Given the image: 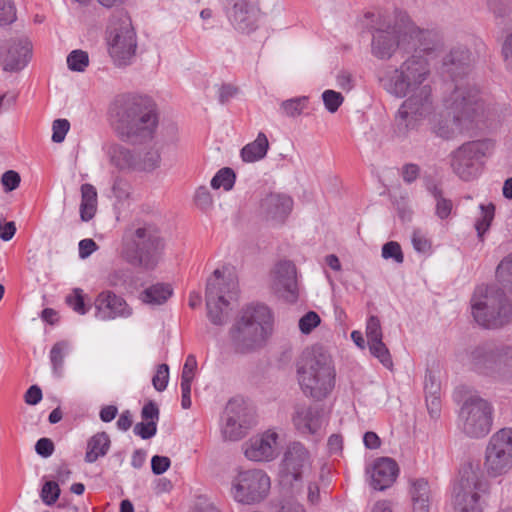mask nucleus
I'll return each mask as SVG.
<instances>
[{
	"instance_id": "f257e3e1",
	"label": "nucleus",
	"mask_w": 512,
	"mask_h": 512,
	"mask_svg": "<svg viewBox=\"0 0 512 512\" xmlns=\"http://www.w3.org/2000/svg\"><path fill=\"white\" fill-rule=\"evenodd\" d=\"M438 47L420 43L415 53L399 67H386L378 79L383 89L396 98H405L394 116L395 132L407 136L417 131L434 111L432 87L428 83L431 62Z\"/></svg>"
},
{
	"instance_id": "f03ea898",
	"label": "nucleus",
	"mask_w": 512,
	"mask_h": 512,
	"mask_svg": "<svg viewBox=\"0 0 512 512\" xmlns=\"http://www.w3.org/2000/svg\"><path fill=\"white\" fill-rule=\"evenodd\" d=\"M473 57L463 45L455 46L444 58L443 66L454 82V89L444 100V110H435L425 121H429L433 132L444 139L468 131L478 122L481 105L478 102V89L469 75Z\"/></svg>"
},
{
	"instance_id": "7ed1b4c3",
	"label": "nucleus",
	"mask_w": 512,
	"mask_h": 512,
	"mask_svg": "<svg viewBox=\"0 0 512 512\" xmlns=\"http://www.w3.org/2000/svg\"><path fill=\"white\" fill-rule=\"evenodd\" d=\"M371 53L380 60L390 59L397 49H409L414 41L430 39L431 33L416 27L406 15H400L399 23L392 25L391 17L378 13L372 14Z\"/></svg>"
},
{
	"instance_id": "20e7f679",
	"label": "nucleus",
	"mask_w": 512,
	"mask_h": 512,
	"mask_svg": "<svg viewBox=\"0 0 512 512\" xmlns=\"http://www.w3.org/2000/svg\"><path fill=\"white\" fill-rule=\"evenodd\" d=\"M111 114L117 132L127 139L150 137L158 123L152 101L136 95H123L117 98Z\"/></svg>"
},
{
	"instance_id": "39448f33",
	"label": "nucleus",
	"mask_w": 512,
	"mask_h": 512,
	"mask_svg": "<svg viewBox=\"0 0 512 512\" xmlns=\"http://www.w3.org/2000/svg\"><path fill=\"white\" fill-rule=\"evenodd\" d=\"M273 331V316L263 304L247 306L229 335L236 351L253 352L263 347Z\"/></svg>"
},
{
	"instance_id": "423d86ee",
	"label": "nucleus",
	"mask_w": 512,
	"mask_h": 512,
	"mask_svg": "<svg viewBox=\"0 0 512 512\" xmlns=\"http://www.w3.org/2000/svg\"><path fill=\"white\" fill-rule=\"evenodd\" d=\"M164 250L165 241L159 230L144 224L124 234L120 255L128 264L152 271L162 261Z\"/></svg>"
},
{
	"instance_id": "0eeeda50",
	"label": "nucleus",
	"mask_w": 512,
	"mask_h": 512,
	"mask_svg": "<svg viewBox=\"0 0 512 512\" xmlns=\"http://www.w3.org/2000/svg\"><path fill=\"white\" fill-rule=\"evenodd\" d=\"M297 378L305 396L316 401L326 399L335 387L336 370L332 357L322 349L313 350L312 355L298 366Z\"/></svg>"
},
{
	"instance_id": "6e6552de",
	"label": "nucleus",
	"mask_w": 512,
	"mask_h": 512,
	"mask_svg": "<svg viewBox=\"0 0 512 512\" xmlns=\"http://www.w3.org/2000/svg\"><path fill=\"white\" fill-rule=\"evenodd\" d=\"M471 313L480 326L497 329L511 322L512 305L500 289L480 285L471 298Z\"/></svg>"
},
{
	"instance_id": "1a4fd4ad",
	"label": "nucleus",
	"mask_w": 512,
	"mask_h": 512,
	"mask_svg": "<svg viewBox=\"0 0 512 512\" xmlns=\"http://www.w3.org/2000/svg\"><path fill=\"white\" fill-rule=\"evenodd\" d=\"M467 364L472 371L494 382L512 383V345L478 346L470 352Z\"/></svg>"
},
{
	"instance_id": "9d476101",
	"label": "nucleus",
	"mask_w": 512,
	"mask_h": 512,
	"mask_svg": "<svg viewBox=\"0 0 512 512\" xmlns=\"http://www.w3.org/2000/svg\"><path fill=\"white\" fill-rule=\"evenodd\" d=\"M205 296L210 322L218 326L227 323L238 297V286L233 277L216 269L207 281Z\"/></svg>"
},
{
	"instance_id": "9b49d317",
	"label": "nucleus",
	"mask_w": 512,
	"mask_h": 512,
	"mask_svg": "<svg viewBox=\"0 0 512 512\" xmlns=\"http://www.w3.org/2000/svg\"><path fill=\"white\" fill-rule=\"evenodd\" d=\"M271 478L260 468H237L229 481V494L238 504L253 506L264 502L271 490Z\"/></svg>"
},
{
	"instance_id": "f8f14e48",
	"label": "nucleus",
	"mask_w": 512,
	"mask_h": 512,
	"mask_svg": "<svg viewBox=\"0 0 512 512\" xmlns=\"http://www.w3.org/2000/svg\"><path fill=\"white\" fill-rule=\"evenodd\" d=\"M494 420V407L479 395H470L462 403L458 412V428L469 438L480 439L491 431Z\"/></svg>"
},
{
	"instance_id": "ddd939ff",
	"label": "nucleus",
	"mask_w": 512,
	"mask_h": 512,
	"mask_svg": "<svg viewBox=\"0 0 512 512\" xmlns=\"http://www.w3.org/2000/svg\"><path fill=\"white\" fill-rule=\"evenodd\" d=\"M494 149L490 139L469 141L461 145L450 155V165L453 172L464 181L477 178L483 168L484 159Z\"/></svg>"
},
{
	"instance_id": "4468645a",
	"label": "nucleus",
	"mask_w": 512,
	"mask_h": 512,
	"mask_svg": "<svg viewBox=\"0 0 512 512\" xmlns=\"http://www.w3.org/2000/svg\"><path fill=\"white\" fill-rule=\"evenodd\" d=\"M483 467L490 478L512 471V427L501 428L490 436L484 450Z\"/></svg>"
},
{
	"instance_id": "2eb2a0df",
	"label": "nucleus",
	"mask_w": 512,
	"mask_h": 512,
	"mask_svg": "<svg viewBox=\"0 0 512 512\" xmlns=\"http://www.w3.org/2000/svg\"><path fill=\"white\" fill-rule=\"evenodd\" d=\"M118 19L108 27L106 40L113 63L123 67L131 64L135 57L137 37L128 16L121 15Z\"/></svg>"
},
{
	"instance_id": "dca6fc26",
	"label": "nucleus",
	"mask_w": 512,
	"mask_h": 512,
	"mask_svg": "<svg viewBox=\"0 0 512 512\" xmlns=\"http://www.w3.org/2000/svg\"><path fill=\"white\" fill-rule=\"evenodd\" d=\"M282 439L275 428H269L251 436L243 444L246 459L256 463L272 462L281 453Z\"/></svg>"
},
{
	"instance_id": "f3484780",
	"label": "nucleus",
	"mask_w": 512,
	"mask_h": 512,
	"mask_svg": "<svg viewBox=\"0 0 512 512\" xmlns=\"http://www.w3.org/2000/svg\"><path fill=\"white\" fill-rule=\"evenodd\" d=\"M312 469V457L301 442L290 443L284 452L280 475L283 481L292 483L309 476Z\"/></svg>"
},
{
	"instance_id": "a211bd4d",
	"label": "nucleus",
	"mask_w": 512,
	"mask_h": 512,
	"mask_svg": "<svg viewBox=\"0 0 512 512\" xmlns=\"http://www.w3.org/2000/svg\"><path fill=\"white\" fill-rule=\"evenodd\" d=\"M231 25L242 33H250L258 27L260 10L255 0H224Z\"/></svg>"
},
{
	"instance_id": "6ab92c4d",
	"label": "nucleus",
	"mask_w": 512,
	"mask_h": 512,
	"mask_svg": "<svg viewBox=\"0 0 512 512\" xmlns=\"http://www.w3.org/2000/svg\"><path fill=\"white\" fill-rule=\"evenodd\" d=\"M248 412L243 400L231 399L225 408L221 431L225 439L236 441L241 439L249 426Z\"/></svg>"
},
{
	"instance_id": "aec40b11",
	"label": "nucleus",
	"mask_w": 512,
	"mask_h": 512,
	"mask_svg": "<svg viewBox=\"0 0 512 512\" xmlns=\"http://www.w3.org/2000/svg\"><path fill=\"white\" fill-rule=\"evenodd\" d=\"M481 486L476 477L461 478L454 487L455 512H483Z\"/></svg>"
},
{
	"instance_id": "412c9836",
	"label": "nucleus",
	"mask_w": 512,
	"mask_h": 512,
	"mask_svg": "<svg viewBox=\"0 0 512 512\" xmlns=\"http://www.w3.org/2000/svg\"><path fill=\"white\" fill-rule=\"evenodd\" d=\"M296 431L303 436H320L327 424L323 412L306 404H297L291 417Z\"/></svg>"
},
{
	"instance_id": "4be33fe9",
	"label": "nucleus",
	"mask_w": 512,
	"mask_h": 512,
	"mask_svg": "<svg viewBox=\"0 0 512 512\" xmlns=\"http://www.w3.org/2000/svg\"><path fill=\"white\" fill-rule=\"evenodd\" d=\"M271 285L275 293L288 302H295L298 298L296 267L288 260L275 265L271 276Z\"/></svg>"
},
{
	"instance_id": "5701e85b",
	"label": "nucleus",
	"mask_w": 512,
	"mask_h": 512,
	"mask_svg": "<svg viewBox=\"0 0 512 512\" xmlns=\"http://www.w3.org/2000/svg\"><path fill=\"white\" fill-rule=\"evenodd\" d=\"M95 317L101 321L127 318L131 316L132 309L127 302L112 291H102L94 302Z\"/></svg>"
},
{
	"instance_id": "b1692460",
	"label": "nucleus",
	"mask_w": 512,
	"mask_h": 512,
	"mask_svg": "<svg viewBox=\"0 0 512 512\" xmlns=\"http://www.w3.org/2000/svg\"><path fill=\"white\" fill-rule=\"evenodd\" d=\"M293 208V200L289 195L271 193L265 196L260 203V213L274 224L283 223Z\"/></svg>"
},
{
	"instance_id": "393cba45",
	"label": "nucleus",
	"mask_w": 512,
	"mask_h": 512,
	"mask_svg": "<svg viewBox=\"0 0 512 512\" xmlns=\"http://www.w3.org/2000/svg\"><path fill=\"white\" fill-rule=\"evenodd\" d=\"M373 489L383 491L390 487L398 475L397 463L388 457L378 458L370 468L366 470Z\"/></svg>"
},
{
	"instance_id": "a878e982",
	"label": "nucleus",
	"mask_w": 512,
	"mask_h": 512,
	"mask_svg": "<svg viewBox=\"0 0 512 512\" xmlns=\"http://www.w3.org/2000/svg\"><path fill=\"white\" fill-rule=\"evenodd\" d=\"M31 58V45L28 41H19L12 45L4 59L5 71L15 72L22 70Z\"/></svg>"
},
{
	"instance_id": "bb28decb",
	"label": "nucleus",
	"mask_w": 512,
	"mask_h": 512,
	"mask_svg": "<svg viewBox=\"0 0 512 512\" xmlns=\"http://www.w3.org/2000/svg\"><path fill=\"white\" fill-rule=\"evenodd\" d=\"M106 154L110 163L119 170L135 169L136 156L131 150L121 144H109L106 147Z\"/></svg>"
},
{
	"instance_id": "cd10ccee",
	"label": "nucleus",
	"mask_w": 512,
	"mask_h": 512,
	"mask_svg": "<svg viewBox=\"0 0 512 512\" xmlns=\"http://www.w3.org/2000/svg\"><path fill=\"white\" fill-rule=\"evenodd\" d=\"M412 512H429L430 487L423 479H416L411 483Z\"/></svg>"
},
{
	"instance_id": "c85d7f7f",
	"label": "nucleus",
	"mask_w": 512,
	"mask_h": 512,
	"mask_svg": "<svg viewBox=\"0 0 512 512\" xmlns=\"http://www.w3.org/2000/svg\"><path fill=\"white\" fill-rule=\"evenodd\" d=\"M81 203L80 218L84 222L90 221L97 211V191L96 188L89 183L81 185Z\"/></svg>"
},
{
	"instance_id": "c756f323",
	"label": "nucleus",
	"mask_w": 512,
	"mask_h": 512,
	"mask_svg": "<svg viewBox=\"0 0 512 512\" xmlns=\"http://www.w3.org/2000/svg\"><path fill=\"white\" fill-rule=\"evenodd\" d=\"M110 447L109 436L105 432H100L91 437L87 444L85 460L88 463L95 462L99 457L107 454Z\"/></svg>"
},
{
	"instance_id": "7c9ffc66",
	"label": "nucleus",
	"mask_w": 512,
	"mask_h": 512,
	"mask_svg": "<svg viewBox=\"0 0 512 512\" xmlns=\"http://www.w3.org/2000/svg\"><path fill=\"white\" fill-rule=\"evenodd\" d=\"M268 139L264 133H259L257 138L245 145L241 150V157L245 162H255L265 157L268 150Z\"/></svg>"
},
{
	"instance_id": "2f4dec72",
	"label": "nucleus",
	"mask_w": 512,
	"mask_h": 512,
	"mask_svg": "<svg viewBox=\"0 0 512 512\" xmlns=\"http://www.w3.org/2000/svg\"><path fill=\"white\" fill-rule=\"evenodd\" d=\"M172 288L169 284L157 283L146 288L141 293V300L150 305H161L172 295Z\"/></svg>"
},
{
	"instance_id": "473e14b6",
	"label": "nucleus",
	"mask_w": 512,
	"mask_h": 512,
	"mask_svg": "<svg viewBox=\"0 0 512 512\" xmlns=\"http://www.w3.org/2000/svg\"><path fill=\"white\" fill-rule=\"evenodd\" d=\"M69 352V344L66 341H60L54 344L50 351V362L52 372L57 378L63 375L64 358Z\"/></svg>"
},
{
	"instance_id": "72a5a7b5",
	"label": "nucleus",
	"mask_w": 512,
	"mask_h": 512,
	"mask_svg": "<svg viewBox=\"0 0 512 512\" xmlns=\"http://www.w3.org/2000/svg\"><path fill=\"white\" fill-rule=\"evenodd\" d=\"M107 283L115 288L128 289L134 284V273L128 267L114 269L108 275Z\"/></svg>"
},
{
	"instance_id": "f704fd0d",
	"label": "nucleus",
	"mask_w": 512,
	"mask_h": 512,
	"mask_svg": "<svg viewBox=\"0 0 512 512\" xmlns=\"http://www.w3.org/2000/svg\"><path fill=\"white\" fill-rule=\"evenodd\" d=\"M494 213L495 206L492 203L480 205V217L475 222V229L480 240H483V235L490 228Z\"/></svg>"
},
{
	"instance_id": "c9c22d12",
	"label": "nucleus",
	"mask_w": 512,
	"mask_h": 512,
	"mask_svg": "<svg viewBox=\"0 0 512 512\" xmlns=\"http://www.w3.org/2000/svg\"><path fill=\"white\" fill-rule=\"evenodd\" d=\"M160 154L157 150L151 149L141 152L136 156L135 170L152 171L159 166Z\"/></svg>"
},
{
	"instance_id": "e433bc0d",
	"label": "nucleus",
	"mask_w": 512,
	"mask_h": 512,
	"mask_svg": "<svg viewBox=\"0 0 512 512\" xmlns=\"http://www.w3.org/2000/svg\"><path fill=\"white\" fill-rule=\"evenodd\" d=\"M428 189L436 201L435 214L437 217L442 220L448 218L453 207L451 200L444 198L441 191L435 185L428 187Z\"/></svg>"
},
{
	"instance_id": "4c0bfd02",
	"label": "nucleus",
	"mask_w": 512,
	"mask_h": 512,
	"mask_svg": "<svg viewBox=\"0 0 512 512\" xmlns=\"http://www.w3.org/2000/svg\"><path fill=\"white\" fill-rule=\"evenodd\" d=\"M496 277L504 287L512 290V253L504 257L498 264Z\"/></svg>"
},
{
	"instance_id": "58836bf2",
	"label": "nucleus",
	"mask_w": 512,
	"mask_h": 512,
	"mask_svg": "<svg viewBox=\"0 0 512 512\" xmlns=\"http://www.w3.org/2000/svg\"><path fill=\"white\" fill-rule=\"evenodd\" d=\"M235 183V174L231 168L220 169L211 180V187L213 189L223 188L229 191L233 188Z\"/></svg>"
},
{
	"instance_id": "ea45409f",
	"label": "nucleus",
	"mask_w": 512,
	"mask_h": 512,
	"mask_svg": "<svg viewBox=\"0 0 512 512\" xmlns=\"http://www.w3.org/2000/svg\"><path fill=\"white\" fill-rule=\"evenodd\" d=\"M66 62L71 71L84 72L89 66V55L80 49L73 50L68 54Z\"/></svg>"
},
{
	"instance_id": "a19ab883",
	"label": "nucleus",
	"mask_w": 512,
	"mask_h": 512,
	"mask_svg": "<svg viewBox=\"0 0 512 512\" xmlns=\"http://www.w3.org/2000/svg\"><path fill=\"white\" fill-rule=\"evenodd\" d=\"M368 347L371 355L377 358L385 368H393V360L391 354L382 340L369 343Z\"/></svg>"
},
{
	"instance_id": "79ce46f5",
	"label": "nucleus",
	"mask_w": 512,
	"mask_h": 512,
	"mask_svg": "<svg viewBox=\"0 0 512 512\" xmlns=\"http://www.w3.org/2000/svg\"><path fill=\"white\" fill-rule=\"evenodd\" d=\"M307 102L306 96L291 98L281 103V110L288 117H296L306 108Z\"/></svg>"
},
{
	"instance_id": "37998d69",
	"label": "nucleus",
	"mask_w": 512,
	"mask_h": 512,
	"mask_svg": "<svg viewBox=\"0 0 512 512\" xmlns=\"http://www.w3.org/2000/svg\"><path fill=\"white\" fill-rule=\"evenodd\" d=\"M60 488L57 482L47 481L41 489L40 497L44 504L52 506L59 498Z\"/></svg>"
},
{
	"instance_id": "c03bdc74",
	"label": "nucleus",
	"mask_w": 512,
	"mask_h": 512,
	"mask_svg": "<svg viewBox=\"0 0 512 512\" xmlns=\"http://www.w3.org/2000/svg\"><path fill=\"white\" fill-rule=\"evenodd\" d=\"M322 100L326 110L335 113L344 102V97L340 92L328 89L322 93Z\"/></svg>"
},
{
	"instance_id": "a18cd8bd",
	"label": "nucleus",
	"mask_w": 512,
	"mask_h": 512,
	"mask_svg": "<svg viewBox=\"0 0 512 512\" xmlns=\"http://www.w3.org/2000/svg\"><path fill=\"white\" fill-rule=\"evenodd\" d=\"M82 292L83 291L79 288L74 289L71 294L67 295L66 303L76 313L80 315H85L88 312V308L85 305Z\"/></svg>"
},
{
	"instance_id": "49530a36",
	"label": "nucleus",
	"mask_w": 512,
	"mask_h": 512,
	"mask_svg": "<svg viewBox=\"0 0 512 512\" xmlns=\"http://www.w3.org/2000/svg\"><path fill=\"white\" fill-rule=\"evenodd\" d=\"M16 20V8L12 0H0V25L5 26Z\"/></svg>"
},
{
	"instance_id": "de8ad7c7",
	"label": "nucleus",
	"mask_w": 512,
	"mask_h": 512,
	"mask_svg": "<svg viewBox=\"0 0 512 512\" xmlns=\"http://www.w3.org/2000/svg\"><path fill=\"white\" fill-rule=\"evenodd\" d=\"M367 343L381 341L383 338L380 320L376 316H370L366 323Z\"/></svg>"
},
{
	"instance_id": "09e8293b",
	"label": "nucleus",
	"mask_w": 512,
	"mask_h": 512,
	"mask_svg": "<svg viewBox=\"0 0 512 512\" xmlns=\"http://www.w3.org/2000/svg\"><path fill=\"white\" fill-rule=\"evenodd\" d=\"M169 381V367L167 364L157 366L155 375L152 378V384L155 390L162 392L167 388Z\"/></svg>"
},
{
	"instance_id": "8fccbe9b",
	"label": "nucleus",
	"mask_w": 512,
	"mask_h": 512,
	"mask_svg": "<svg viewBox=\"0 0 512 512\" xmlns=\"http://www.w3.org/2000/svg\"><path fill=\"white\" fill-rule=\"evenodd\" d=\"M382 257L384 259H393L396 263L399 264L404 261L401 246L395 241H390L383 245Z\"/></svg>"
},
{
	"instance_id": "3c124183",
	"label": "nucleus",
	"mask_w": 512,
	"mask_h": 512,
	"mask_svg": "<svg viewBox=\"0 0 512 512\" xmlns=\"http://www.w3.org/2000/svg\"><path fill=\"white\" fill-rule=\"evenodd\" d=\"M321 322L319 315L309 311L299 319V329L303 334H309Z\"/></svg>"
},
{
	"instance_id": "603ef678",
	"label": "nucleus",
	"mask_w": 512,
	"mask_h": 512,
	"mask_svg": "<svg viewBox=\"0 0 512 512\" xmlns=\"http://www.w3.org/2000/svg\"><path fill=\"white\" fill-rule=\"evenodd\" d=\"M70 123L66 119H57L52 125V141L61 143L64 141L67 132L69 131Z\"/></svg>"
},
{
	"instance_id": "864d4df0",
	"label": "nucleus",
	"mask_w": 512,
	"mask_h": 512,
	"mask_svg": "<svg viewBox=\"0 0 512 512\" xmlns=\"http://www.w3.org/2000/svg\"><path fill=\"white\" fill-rule=\"evenodd\" d=\"M157 432V423L156 422H140L137 423L134 427V433L141 437L144 440L150 439L155 436Z\"/></svg>"
},
{
	"instance_id": "5fc2aeb1",
	"label": "nucleus",
	"mask_w": 512,
	"mask_h": 512,
	"mask_svg": "<svg viewBox=\"0 0 512 512\" xmlns=\"http://www.w3.org/2000/svg\"><path fill=\"white\" fill-rule=\"evenodd\" d=\"M196 368V357L193 354H189L182 369L181 382L192 383Z\"/></svg>"
},
{
	"instance_id": "6e6d98bb",
	"label": "nucleus",
	"mask_w": 512,
	"mask_h": 512,
	"mask_svg": "<svg viewBox=\"0 0 512 512\" xmlns=\"http://www.w3.org/2000/svg\"><path fill=\"white\" fill-rule=\"evenodd\" d=\"M411 241L413 248L419 253H427L431 248L430 241L421 231H414Z\"/></svg>"
},
{
	"instance_id": "4d7b16f0",
	"label": "nucleus",
	"mask_w": 512,
	"mask_h": 512,
	"mask_svg": "<svg viewBox=\"0 0 512 512\" xmlns=\"http://www.w3.org/2000/svg\"><path fill=\"white\" fill-rule=\"evenodd\" d=\"M20 181L19 174L13 170L6 171L1 177V183L7 192L15 190L19 186Z\"/></svg>"
},
{
	"instance_id": "13d9d810",
	"label": "nucleus",
	"mask_w": 512,
	"mask_h": 512,
	"mask_svg": "<svg viewBox=\"0 0 512 512\" xmlns=\"http://www.w3.org/2000/svg\"><path fill=\"white\" fill-rule=\"evenodd\" d=\"M171 461L166 456H153L151 459V469L155 475H161L170 467Z\"/></svg>"
},
{
	"instance_id": "bf43d9fd",
	"label": "nucleus",
	"mask_w": 512,
	"mask_h": 512,
	"mask_svg": "<svg viewBox=\"0 0 512 512\" xmlns=\"http://www.w3.org/2000/svg\"><path fill=\"white\" fill-rule=\"evenodd\" d=\"M35 451L38 455L47 458L54 452V444L49 438H40L35 444Z\"/></svg>"
},
{
	"instance_id": "052dcab7",
	"label": "nucleus",
	"mask_w": 512,
	"mask_h": 512,
	"mask_svg": "<svg viewBox=\"0 0 512 512\" xmlns=\"http://www.w3.org/2000/svg\"><path fill=\"white\" fill-rule=\"evenodd\" d=\"M337 86L346 92H349L354 87V79L350 72L340 71L336 76Z\"/></svg>"
},
{
	"instance_id": "680f3d73",
	"label": "nucleus",
	"mask_w": 512,
	"mask_h": 512,
	"mask_svg": "<svg viewBox=\"0 0 512 512\" xmlns=\"http://www.w3.org/2000/svg\"><path fill=\"white\" fill-rule=\"evenodd\" d=\"M505 67L512 73V32L507 35L502 45Z\"/></svg>"
},
{
	"instance_id": "e2e57ef3",
	"label": "nucleus",
	"mask_w": 512,
	"mask_h": 512,
	"mask_svg": "<svg viewBox=\"0 0 512 512\" xmlns=\"http://www.w3.org/2000/svg\"><path fill=\"white\" fill-rule=\"evenodd\" d=\"M96 242L90 238L82 239L78 244L79 257L81 259L88 258L93 252L97 250Z\"/></svg>"
},
{
	"instance_id": "0e129e2a",
	"label": "nucleus",
	"mask_w": 512,
	"mask_h": 512,
	"mask_svg": "<svg viewBox=\"0 0 512 512\" xmlns=\"http://www.w3.org/2000/svg\"><path fill=\"white\" fill-rule=\"evenodd\" d=\"M141 417L144 421L158 422L159 409L153 402L146 403L141 411Z\"/></svg>"
},
{
	"instance_id": "69168bd1",
	"label": "nucleus",
	"mask_w": 512,
	"mask_h": 512,
	"mask_svg": "<svg viewBox=\"0 0 512 512\" xmlns=\"http://www.w3.org/2000/svg\"><path fill=\"white\" fill-rule=\"evenodd\" d=\"M420 169L416 164H406L402 168V177L406 183L414 182L419 176Z\"/></svg>"
},
{
	"instance_id": "338daca9",
	"label": "nucleus",
	"mask_w": 512,
	"mask_h": 512,
	"mask_svg": "<svg viewBox=\"0 0 512 512\" xmlns=\"http://www.w3.org/2000/svg\"><path fill=\"white\" fill-rule=\"evenodd\" d=\"M42 399V391L37 385H32L25 393V402L29 405H36Z\"/></svg>"
},
{
	"instance_id": "774afa93",
	"label": "nucleus",
	"mask_w": 512,
	"mask_h": 512,
	"mask_svg": "<svg viewBox=\"0 0 512 512\" xmlns=\"http://www.w3.org/2000/svg\"><path fill=\"white\" fill-rule=\"evenodd\" d=\"M16 232V226L14 222H0V239L3 241H9L13 238Z\"/></svg>"
}]
</instances>
